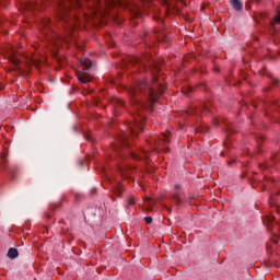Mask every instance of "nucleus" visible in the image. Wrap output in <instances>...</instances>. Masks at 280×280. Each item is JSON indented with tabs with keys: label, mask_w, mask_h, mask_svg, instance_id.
<instances>
[{
	"label": "nucleus",
	"mask_w": 280,
	"mask_h": 280,
	"mask_svg": "<svg viewBox=\"0 0 280 280\" xmlns=\"http://www.w3.org/2000/svg\"><path fill=\"white\" fill-rule=\"evenodd\" d=\"M132 158H133V159H137V155H136V154H132Z\"/></svg>",
	"instance_id": "16"
},
{
	"label": "nucleus",
	"mask_w": 280,
	"mask_h": 280,
	"mask_svg": "<svg viewBox=\"0 0 280 280\" xmlns=\"http://www.w3.org/2000/svg\"><path fill=\"white\" fill-rule=\"evenodd\" d=\"M91 60L89 59H81L80 60V67L77 73V78L79 82H82V84H86L88 82H91L93 80V75L89 73V69H91Z\"/></svg>",
	"instance_id": "1"
},
{
	"label": "nucleus",
	"mask_w": 280,
	"mask_h": 280,
	"mask_svg": "<svg viewBox=\"0 0 280 280\" xmlns=\"http://www.w3.org/2000/svg\"><path fill=\"white\" fill-rule=\"evenodd\" d=\"M145 83H147V81H143V82H142V84H145Z\"/></svg>",
	"instance_id": "18"
},
{
	"label": "nucleus",
	"mask_w": 280,
	"mask_h": 280,
	"mask_svg": "<svg viewBox=\"0 0 280 280\" xmlns=\"http://www.w3.org/2000/svg\"><path fill=\"white\" fill-rule=\"evenodd\" d=\"M231 5L234 10H242V2L240 0H231Z\"/></svg>",
	"instance_id": "4"
},
{
	"label": "nucleus",
	"mask_w": 280,
	"mask_h": 280,
	"mask_svg": "<svg viewBox=\"0 0 280 280\" xmlns=\"http://www.w3.org/2000/svg\"><path fill=\"white\" fill-rule=\"evenodd\" d=\"M170 139V133L163 135L162 140L159 142L160 144L163 143V141H168Z\"/></svg>",
	"instance_id": "7"
},
{
	"label": "nucleus",
	"mask_w": 280,
	"mask_h": 280,
	"mask_svg": "<svg viewBox=\"0 0 280 280\" xmlns=\"http://www.w3.org/2000/svg\"><path fill=\"white\" fill-rule=\"evenodd\" d=\"M156 100H159V94H155L154 89H152L150 91V101L152 102V104H154V102H156Z\"/></svg>",
	"instance_id": "5"
},
{
	"label": "nucleus",
	"mask_w": 280,
	"mask_h": 280,
	"mask_svg": "<svg viewBox=\"0 0 280 280\" xmlns=\"http://www.w3.org/2000/svg\"><path fill=\"white\" fill-rule=\"evenodd\" d=\"M117 102L120 104V106H124V101L117 100Z\"/></svg>",
	"instance_id": "13"
},
{
	"label": "nucleus",
	"mask_w": 280,
	"mask_h": 280,
	"mask_svg": "<svg viewBox=\"0 0 280 280\" xmlns=\"http://www.w3.org/2000/svg\"><path fill=\"white\" fill-rule=\"evenodd\" d=\"M174 200H178V194L173 195Z\"/></svg>",
	"instance_id": "12"
},
{
	"label": "nucleus",
	"mask_w": 280,
	"mask_h": 280,
	"mask_svg": "<svg viewBox=\"0 0 280 280\" xmlns=\"http://www.w3.org/2000/svg\"><path fill=\"white\" fill-rule=\"evenodd\" d=\"M128 205H137V201L135 200V198H131L128 200Z\"/></svg>",
	"instance_id": "10"
},
{
	"label": "nucleus",
	"mask_w": 280,
	"mask_h": 280,
	"mask_svg": "<svg viewBox=\"0 0 280 280\" xmlns=\"http://www.w3.org/2000/svg\"><path fill=\"white\" fill-rule=\"evenodd\" d=\"M137 130H143V120L136 119L135 127L131 129L132 135H137Z\"/></svg>",
	"instance_id": "2"
},
{
	"label": "nucleus",
	"mask_w": 280,
	"mask_h": 280,
	"mask_svg": "<svg viewBox=\"0 0 280 280\" xmlns=\"http://www.w3.org/2000/svg\"><path fill=\"white\" fill-rule=\"evenodd\" d=\"M144 221L147 224H152V217H145Z\"/></svg>",
	"instance_id": "8"
},
{
	"label": "nucleus",
	"mask_w": 280,
	"mask_h": 280,
	"mask_svg": "<svg viewBox=\"0 0 280 280\" xmlns=\"http://www.w3.org/2000/svg\"><path fill=\"white\" fill-rule=\"evenodd\" d=\"M160 93H163V89H160Z\"/></svg>",
	"instance_id": "17"
},
{
	"label": "nucleus",
	"mask_w": 280,
	"mask_h": 280,
	"mask_svg": "<svg viewBox=\"0 0 280 280\" xmlns=\"http://www.w3.org/2000/svg\"><path fill=\"white\" fill-rule=\"evenodd\" d=\"M11 62L16 67L21 63V60H19V58H16L15 56H13L11 57Z\"/></svg>",
	"instance_id": "6"
},
{
	"label": "nucleus",
	"mask_w": 280,
	"mask_h": 280,
	"mask_svg": "<svg viewBox=\"0 0 280 280\" xmlns=\"http://www.w3.org/2000/svg\"><path fill=\"white\" fill-rule=\"evenodd\" d=\"M275 23H280V13H278L275 18H273Z\"/></svg>",
	"instance_id": "9"
},
{
	"label": "nucleus",
	"mask_w": 280,
	"mask_h": 280,
	"mask_svg": "<svg viewBox=\"0 0 280 280\" xmlns=\"http://www.w3.org/2000/svg\"><path fill=\"white\" fill-rule=\"evenodd\" d=\"M72 3H75L77 8H80V0H70Z\"/></svg>",
	"instance_id": "11"
},
{
	"label": "nucleus",
	"mask_w": 280,
	"mask_h": 280,
	"mask_svg": "<svg viewBox=\"0 0 280 280\" xmlns=\"http://www.w3.org/2000/svg\"><path fill=\"white\" fill-rule=\"evenodd\" d=\"M63 40H65L66 43H68V42H69V39H68V38H65Z\"/></svg>",
	"instance_id": "15"
},
{
	"label": "nucleus",
	"mask_w": 280,
	"mask_h": 280,
	"mask_svg": "<svg viewBox=\"0 0 280 280\" xmlns=\"http://www.w3.org/2000/svg\"><path fill=\"white\" fill-rule=\"evenodd\" d=\"M19 257V250L16 248H10L8 252L9 259H16Z\"/></svg>",
	"instance_id": "3"
},
{
	"label": "nucleus",
	"mask_w": 280,
	"mask_h": 280,
	"mask_svg": "<svg viewBox=\"0 0 280 280\" xmlns=\"http://www.w3.org/2000/svg\"><path fill=\"white\" fill-rule=\"evenodd\" d=\"M158 81L159 79H156V77H153L152 82H158Z\"/></svg>",
	"instance_id": "14"
},
{
	"label": "nucleus",
	"mask_w": 280,
	"mask_h": 280,
	"mask_svg": "<svg viewBox=\"0 0 280 280\" xmlns=\"http://www.w3.org/2000/svg\"><path fill=\"white\" fill-rule=\"evenodd\" d=\"M147 211H150V209H149V208H147Z\"/></svg>",
	"instance_id": "19"
}]
</instances>
